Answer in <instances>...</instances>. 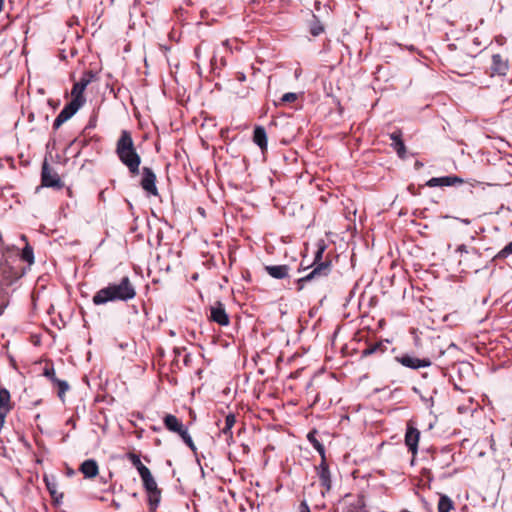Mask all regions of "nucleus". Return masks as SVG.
Listing matches in <instances>:
<instances>
[{
	"label": "nucleus",
	"instance_id": "27",
	"mask_svg": "<svg viewBox=\"0 0 512 512\" xmlns=\"http://www.w3.org/2000/svg\"><path fill=\"white\" fill-rule=\"evenodd\" d=\"M21 258L29 264L34 262L33 248L29 244H26V246L23 248Z\"/></svg>",
	"mask_w": 512,
	"mask_h": 512
},
{
	"label": "nucleus",
	"instance_id": "30",
	"mask_svg": "<svg viewBox=\"0 0 512 512\" xmlns=\"http://www.w3.org/2000/svg\"><path fill=\"white\" fill-rule=\"evenodd\" d=\"M512 255V242H509L503 249H501L494 257V259H504Z\"/></svg>",
	"mask_w": 512,
	"mask_h": 512
},
{
	"label": "nucleus",
	"instance_id": "21",
	"mask_svg": "<svg viewBox=\"0 0 512 512\" xmlns=\"http://www.w3.org/2000/svg\"><path fill=\"white\" fill-rule=\"evenodd\" d=\"M386 344L382 341L368 345L363 351L362 356L366 357L372 354H383L386 351Z\"/></svg>",
	"mask_w": 512,
	"mask_h": 512
},
{
	"label": "nucleus",
	"instance_id": "37",
	"mask_svg": "<svg viewBox=\"0 0 512 512\" xmlns=\"http://www.w3.org/2000/svg\"><path fill=\"white\" fill-rule=\"evenodd\" d=\"M458 251H460V252H465V253H467V252H468V250H467V248H466V246H465V245H461V246H459V247H458Z\"/></svg>",
	"mask_w": 512,
	"mask_h": 512
},
{
	"label": "nucleus",
	"instance_id": "39",
	"mask_svg": "<svg viewBox=\"0 0 512 512\" xmlns=\"http://www.w3.org/2000/svg\"><path fill=\"white\" fill-rule=\"evenodd\" d=\"M112 506L116 509L120 508V503L116 502L115 500L112 501Z\"/></svg>",
	"mask_w": 512,
	"mask_h": 512
},
{
	"label": "nucleus",
	"instance_id": "20",
	"mask_svg": "<svg viewBox=\"0 0 512 512\" xmlns=\"http://www.w3.org/2000/svg\"><path fill=\"white\" fill-rule=\"evenodd\" d=\"M253 141L262 151L267 148V134L264 127H255L253 132Z\"/></svg>",
	"mask_w": 512,
	"mask_h": 512
},
{
	"label": "nucleus",
	"instance_id": "11",
	"mask_svg": "<svg viewBox=\"0 0 512 512\" xmlns=\"http://www.w3.org/2000/svg\"><path fill=\"white\" fill-rule=\"evenodd\" d=\"M464 180L456 175H449L443 177H433L426 182L428 187H443V186H455L462 184Z\"/></svg>",
	"mask_w": 512,
	"mask_h": 512
},
{
	"label": "nucleus",
	"instance_id": "5",
	"mask_svg": "<svg viewBox=\"0 0 512 512\" xmlns=\"http://www.w3.org/2000/svg\"><path fill=\"white\" fill-rule=\"evenodd\" d=\"M83 106L80 98H72V100L64 106L53 123V128L57 130L63 123L68 121Z\"/></svg>",
	"mask_w": 512,
	"mask_h": 512
},
{
	"label": "nucleus",
	"instance_id": "38",
	"mask_svg": "<svg viewBox=\"0 0 512 512\" xmlns=\"http://www.w3.org/2000/svg\"><path fill=\"white\" fill-rule=\"evenodd\" d=\"M421 167H423V163H422V162H420V161H416V162H415V168L418 170V169H420Z\"/></svg>",
	"mask_w": 512,
	"mask_h": 512
},
{
	"label": "nucleus",
	"instance_id": "42",
	"mask_svg": "<svg viewBox=\"0 0 512 512\" xmlns=\"http://www.w3.org/2000/svg\"><path fill=\"white\" fill-rule=\"evenodd\" d=\"M20 238L22 241H25V242L27 241V237L24 234H22Z\"/></svg>",
	"mask_w": 512,
	"mask_h": 512
},
{
	"label": "nucleus",
	"instance_id": "6",
	"mask_svg": "<svg viewBox=\"0 0 512 512\" xmlns=\"http://www.w3.org/2000/svg\"><path fill=\"white\" fill-rule=\"evenodd\" d=\"M41 183L45 187L54 189H60L64 186V183L60 179L58 173L50 167L46 160L42 164Z\"/></svg>",
	"mask_w": 512,
	"mask_h": 512
},
{
	"label": "nucleus",
	"instance_id": "28",
	"mask_svg": "<svg viewBox=\"0 0 512 512\" xmlns=\"http://www.w3.org/2000/svg\"><path fill=\"white\" fill-rule=\"evenodd\" d=\"M181 439L184 441V443L192 450V451H196V446L190 436V434L188 433V430L187 428H185L183 431H181V433L178 434Z\"/></svg>",
	"mask_w": 512,
	"mask_h": 512
},
{
	"label": "nucleus",
	"instance_id": "24",
	"mask_svg": "<svg viewBox=\"0 0 512 512\" xmlns=\"http://www.w3.org/2000/svg\"><path fill=\"white\" fill-rule=\"evenodd\" d=\"M453 507V501L447 495H441L438 502V512H450Z\"/></svg>",
	"mask_w": 512,
	"mask_h": 512
},
{
	"label": "nucleus",
	"instance_id": "4",
	"mask_svg": "<svg viewBox=\"0 0 512 512\" xmlns=\"http://www.w3.org/2000/svg\"><path fill=\"white\" fill-rule=\"evenodd\" d=\"M143 486L148 494V503L150 506V510L154 511L158 507L161 499V491L157 486V483L152 476L150 470H141L140 475Z\"/></svg>",
	"mask_w": 512,
	"mask_h": 512
},
{
	"label": "nucleus",
	"instance_id": "15",
	"mask_svg": "<svg viewBox=\"0 0 512 512\" xmlns=\"http://www.w3.org/2000/svg\"><path fill=\"white\" fill-rule=\"evenodd\" d=\"M266 273L274 279H284L288 277L290 267L288 265H266Z\"/></svg>",
	"mask_w": 512,
	"mask_h": 512
},
{
	"label": "nucleus",
	"instance_id": "40",
	"mask_svg": "<svg viewBox=\"0 0 512 512\" xmlns=\"http://www.w3.org/2000/svg\"><path fill=\"white\" fill-rule=\"evenodd\" d=\"M200 49H201V47H197V48L195 49V55H196V57H197V58H199V57H200Z\"/></svg>",
	"mask_w": 512,
	"mask_h": 512
},
{
	"label": "nucleus",
	"instance_id": "8",
	"mask_svg": "<svg viewBox=\"0 0 512 512\" xmlns=\"http://www.w3.org/2000/svg\"><path fill=\"white\" fill-rule=\"evenodd\" d=\"M396 361L399 362L404 367L416 370L419 368L429 367L431 365V361L428 358H417L410 354H403L401 356H397Z\"/></svg>",
	"mask_w": 512,
	"mask_h": 512
},
{
	"label": "nucleus",
	"instance_id": "14",
	"mask_svg": "<svg viewBox=\"0 0 512 512\" xmlns=\"http://www.w3.org/2000/svg\"><path fill=\"white\" fill-rule=\"evenodd\" d=\"M3 264L4 265L0 267V276L3 278L6 285H11L20 277V274L18 270L10 264L9 257Z\"/></svg>",
	"mask_w": 512,
	"mask_h": 512
},
{
	"label": "nucleus",
	"instance_id": "10",
	"mask_svg": "<svg viewBox=\"0 0 512 512\" xmlns=\"http://www.w3.org/2000/svg\"><path fill=\"white\" fill-rule=\"evenodd\" d=\"M210 319L221 326H227L229 324V316L226 313L223 303L217 301L215 305L211 306Z\"/></svg>",
	"mask_w": 512,
	"mask_h": 512
},
{
	"label": "nucleus",
	"instance_id": "23",
	"mask_svg": "<svg viewBox=\"0 0 512 512\" xmlns=\"http://www.w3.org/2000/svg\"><path fill=\"white\" fill-rule=\"evenodd\" d=\"M307 438L309 442L312 444V446L317 450L319 455L321 456V459L324 460L326 458L325 456V448L321 442L318 441V439L315 436V432H310L307 435Z\"/></svg>",
	"mask_w": 512,
	"mask_h": 512
},
{
	"label": "nucleus",
	"instance_id": "22",
	"mask_svg": "<svg viewBox=\"0 0 512 512\" xmlns=\"http://www.w3.org/2000/svg\"><path fill=\"white\" fill-rule=\"evenodd\" d=\"M309 30L313 36H319L321 33L324 32V25L321 23L320 19L315 14H313L312 16V21L310 22Z\"/></svg>",
	"mask_w": 512,
	"mask_h": 512
},
{
	"label": "nucleus",
	"instance_id": "26",
	"mask_svg": "<svg viewBox=\"0 0 512 512\" xmlns=\"http://www.w3.org/2000/svg\"><path fill=\"white\" fill-rule=\"evenodd\" d=\"M236 422V418L233 414H228L225 418V426L222 428L221 432L224 435H229L231 437V429Z\"/></svg>",
	"mask_w": 512,
	"mask_h": 512
},
{
	"label": "nucleus",
	"instance_id": "19",
	"mask_svg": "<svg viewBox=\"0 0 512 512\" xmlns=\"http://www.w3.org/2000/svg\"><path fill=\"white\" fill-rule=\"evenodd\" d=\"M390 139L392 140V147L397 152L398 156L400 158H405L406 154V146L402 140V133L401 131H395L390 134Z\"/></svg>",
	"mask_w": 512,
	"mask_h": 512
},
{
	"label": "nucleus",
	"instance_id": "1",
	"mask_svg": "<svg viewBox=\"0 0 512 512\" xmlns=\"http://www.w3.org/2000/svg\"><path fill=\"white\" fill-rule=\"evenodd\" d=\"M135 295L136 291L129 277L124 276L118 284L110 283L107 287L97 291L92 298V302L94 305H103L113 301H128L133 299Z\"/></svg>",
	"mask_w": 512,
	"mask_h": 512
},
{
	"label": "nucleus",
	"instance_id": "32",
	"mask_svg": "<svg viewBox=\"0 0 512 512\" xmlns=\"http://www.w3.org/2000/svg\"><path fill=\"white\" fill-rule=\"evenodd\" d=\"M297 98H298V96L296 93L288 92L282 96L281 101L283 103H290V102H294L295 100H297Z\"/></svg>",
	"mask_w": 512,
	"mask_h": 512
},
{
	"label": "nucleus",
	"instance_id": "2",
	"mask_svg": "<svg viewBox=\"0 0 512 512\" xmlns=\"http://www.w3.org/2000/svg\"><path fill=\"white\" fill-rule=\"evenodd\" d=\"M115 152L119 160L128 168L132 175L139 174L141 157L136 151L134 141L129 131L123 130L121 132V135L116 142Z\"/></svg>",
	"mask_w": 512,
	"mask_h": 512
},
{
	"label": "nucleus",
	"instance_id": "31",
	"mask_svg": "<svg viewBox=\"0 0 512 512\" xmlns=\"http://www.w3.org/2000/svg\"><path fill=\"white\" fill-rule=\"evenodd\" d=\"M44 480H45V483H46V487H47L49 493L51 494V496L53 498H55L56 500H58L57 490H56L57 485H56L54 479L53 480H49L48 477H45Z\"/></svg>",
	"mask_w": 512,
	"mask_h": 512
},
{
	"label": "nucleus",
	"instance_id": "18",
	"mask_svg": "<svg viewBox=\"0 0 512 512\" xmlns=\"http://www.w3.org/2000/svg\"><path fill=\"white\" fill-rule=\"evenodd\" d=\"M164 425L165 427L174 433H181L186 427L183 425V423L174 415L167 414L165 415L164 419Z\"/></svg>",
	"mask_w": 512,
	"mask_h": 512
},
{
	"label": "nucleus",
	"instance_id": "13",
	"mask_svg": "<svg viewBox=\"0 0 512 512\" xmlns=\"http://www.w3.org/2000/svg\"><path fill=\"white\" fill-rule=\"evenodd\" d=\"M317 475L320 480L321 486L325 489V492L331 489V473L326 462V458L321 459V463L316 467Z\"/></svg>",
	"mask_w": 512,
	"mask_h": 512
},
{
	"label": "nucleus",
	"instance_id": "43",
	"mask_svg": "<svg viewBox=\"0 0 512 512\" xmlns=\"http://www.w3.org/2000/svg\"><path fill=\"white\" fill-rule=\"evenodd\" d=\"M462 222L465 223L466 225L470 224V220L468 219H463Z\"/></svg>",
	"mask_w": 512,
	"mask_h": 512
},
{
	"label": "nucleus",
	"instance_id": "35",
	"mask_svg": "<svg viewBox=\"0 0 512 512\" xmlns=\"http://www.w3.org/2000/svg\"><path fill=\"white\" fill-rule=\"evenodd\" d=\"M8 257L9 256L3 250L0 249V267L4 265L3 263H5Z\"/></svg>",
	"mask_w": 512,
	"mask_h": 512
},
{
	"label": "nucleus",
	"instance_id": "25",
	"mask_svg": "<svg viewBox=\"0 0 512 512\" xmlns=\"http://www.w3.org/2000/svg\"><path fill=\"white\" fill-rule=\"evenodd\" d=\"M127 458L130 460L132 465L137 469L139 475H141V470H149L140 460V457L135 453H128Z\"/></svg>",
	"mask_w": 512,
	"mask_h": 512
},
{
	"label": "nucleus",
	"instance_id": "9",
	"mask_svg": "<svg viewBox=\"0 0 512 512\" xmlns=\"http://www.w3.org/2000/svg\"><path fill=\"white\" fill-rule=\"evenodd\" d=\"M95 74L92 71H86L81 79L76 82L72 88L71 94L73 98H80L81 103H85V98L83 96V92L85 91L86 87L92 82L94 79Z\"/></svg>",
	"mask_w": 512,
	"mask_h": 512
},
{
	"label": "nucleus",
	"instance_id": "12",
	"mask_svg": "<svg viewBox=\"0 0 512 512\" xmlns=\"http://www.w3.org/2000/svg\"><path fill=\"white\" fill-rule=\"evenodd\" d=\"M420 438V432L417 428L412 425H408L405 434V444L408 447V450L416 455L418 451V443Z\"/></svg>",
	"mask_w": 512,
	"mask_h": 512
},
{
	"label": "nucleus",
	"instance_id": "16",
	"mask_svg": "<svg viewBox=\"0 0 512 512\" xmlns=\"http://www.w3.org/2000/svg\"><path fill=\"white\" fill-rule=\"evenodd\" d=\"M508 61L504 59L500 54H494L492 56L491 70L493 74L505 75L508 71Z\"/></svg>",
	"mask_w": 512,
	"mask_h": 512
},
{
	"label": "nucleus",
	"instance_id": "7",
	"mask_svg": "<svg viewBox=\"0 0 512 512\" xmlns=\"http://www.w3.org/2000/svg\"><path fill=\"white\" fill-rule=\"evenodd\" d=\"M140 185L144 191L153 196L158 195L156 187V175L149 167L142 168V179Z\"/></svg>",
	"mask_w": 512,
	"mask_h": 512
},
{
	"label": "nucleus",
	"instance_id": "44",
	"mask_svg": "<svg viewBox=\"0 0 512 512\" xmlns=\"http://www.w3.org/2000/svg\"><path fill=\"white\" fill-rule=\"evenodd\" d=\"M0 242H1L2 246H4V241H3V237H2L1 233H0Z\"/></svg>",
	"mask_w": 512,
	"mask_h": 512
},
{
	"label": "nucleus",
	"instance_id": "41",
	"mask_svg": "<svg viewBox=\"0 0 512 512\" xmlns=\"http://www.w3.org/2000/svg\"><path fill=\"white\" fill-rule=\"evenodd\" d=\"M12 248H14V245H12L11 247H10V246H8V245H7V246H5V250H6V252L10 251V249H12Z\"/></svg>",
	"mask_w": 512,
	"mask_h": 512
},
{
	"label": "nucleus",
	"instance_id": "3",
	"mask_svg": "<svg viewBox=\"0 0 512 512\" xmlns=\"http://www.w3.org/2000/svg\"><path fill=\"white\" fill-rule=\"evenodd\" d=\"M326 246L321 244L318 246L314 255V262L311 265L312 270L305 276L297 280V289L302 290L307 282L320 281L327 278L332 270L331 261H322Z\"/></svg>",
	"mask_w": 512,
	"mask_h": 512
},
{
	"label": "nucleus",
	"instance_id": "17",
	"mask_svg": "<svg viewBox=\"0 0 512 512\" xmlns=\"http://www.w3.org/2000/svg\"><path fill=\"white\" fill-rule=\"evenodd\" d=\"M79 470L84 477L94 478L99 472V467L94 459H87L80 465Z\"/></svg>",
	"mask_w": 512,
	"mask_h": 512
},
{
	"label": "nucleus",
	"instance_id": "36",
	"mask_svg": "<svg viewBox=\"0 0 512 512\" xmlns=\"http://www.w3.org/2000/svg\"><path fill=\"white\" fill-rule=\"evenodd\" d=\"M299 509V512H311L309 506L305 501L301 502Z\"/></svg>",
	"mask_w": 512,
	"mask_h": 512
},
{
	"label": "nucleus",
	"instance_id": "29",
	"mask_svg": "<svg viewBox=\"0 0 512 512\" xmlns=\"http://www.w3.org/2000/svg\"><path fill=\"white\" fill-rule=\"evenodd\" d=\"M55 385L58 386L59 390H58V396L60 398H63L64 394L68 391L69 389V385L68 383L65 381V380H60V379H55V381L53 382Z\"/></svg>",
	"mask_w": 512,
	"mask_h": 512
},
{
	"label": "nucleus",
	"instance_id": "33",
	"mask_svg": "<svg viewBox=\"0 0 512 512\" xmlns=\"http://www.w3.org/2000/svg\"><path fill=\"white\" fill-rule=\"evenodd\" d=\"M43 374L45 377L49 378L52 382H54L55 379H57L55 376V370L53 367H45Z\"/></svg>",
	"mask_w": 512,
	"mask_h": 512
},
{
	"label": "nucleus",
	"instance_id": "34",
	"mask_svg": "<svg viewBox=\"0 0 512 512\" xmlns=\"http://www.w3.org/2000/svg\"><path fill=\"white\" fill-rule=\"evenodd\" d=\"M347 512H367L363 505L357 504V505H351L348 507Z\"/></svg>",
	"mask_w": 512,
	"mask_h": 512
}]
</instances>
